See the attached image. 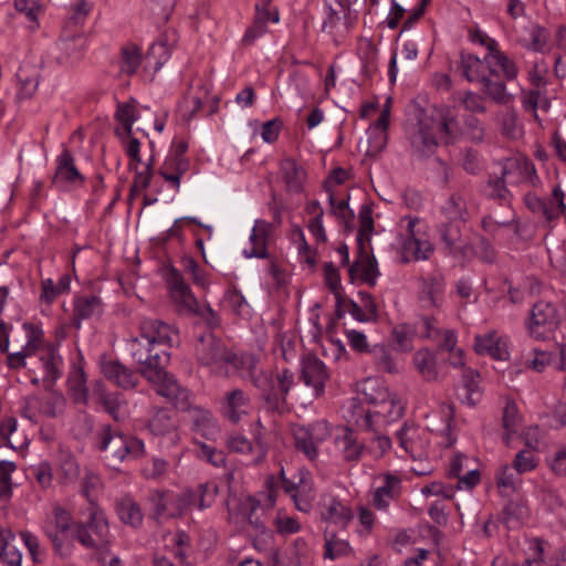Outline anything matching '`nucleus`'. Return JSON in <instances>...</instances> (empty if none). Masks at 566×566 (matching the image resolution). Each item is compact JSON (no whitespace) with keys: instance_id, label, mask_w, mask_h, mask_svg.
<instances>
[{"instance_id":"obj_12","label":"nucleus","mask_w":566,"mask_h":566,"mask_svg":"<svg viewBox=\"0 0 566 566\" xmlns=\"http://www.w3.org/2000/svg\"><path fill=\"white\" fill-rule=\"evenodd\" d=\"M558 324L559 315L552 303L539 301L531 308L527 329L536 339L545 338L547 333L557 328Z\"/></svg>"},{"instance_id":"obj_62","label":"nucleus","mask_w":566,"mask_h":566,"mask_svg":"<svg viewBox=\"0 0 566 566\" xmlns=\"http://www.w3.org/2000/svg\"><path fill=\"white\" fill-rule=\"evenodd\" d=\"M200 453L199 457L205 459L207 462L217 468L226 465L227 458L223 451L218 450L205 442L199 443Z\"/></svg>"},{"instance_id":"obj_34","label":"nucleus","mask_w":566,"mask_h":566,"mask_svg":"<svg viewBox=\"0 0 566 566\" xmlns=\"http://www.w3.org/2000/svg\"><path fill=\"white\" fill-rule=\"evenodd\" d=\"M143 61L140 48L135 43H126L119 51V71L128 76L134 75Z\"/></svg>"},{"instance_id":"obj_19","label":"nucleus","mask_w":566,"mask_h":566,"mask_svg":"<svg viewBox=\"0 0 566 566\" xmlns=\"http://www.w3.org/2000/svg\"><path fill=\"white\" fill-rule=\"evenodd\" d=\"M23 328L27 333V344L20 352L7 356V365L11 369L25 367L27 357L34 355L42 345L43 332L40 327L31 323H24Z\"/></svg>"},{"instance_id":"obj_50","label":"nucleus","mask_w":566,"mask_h":566,"mask_svg":"<svg viewBox=\"0 0 566 566\" xmlns=\"http://www.w3.org/2000/svg\"><path fill=\"white\" fill-rule=\"evenodd\" d=\"M480 374L472 368H464L462 373L463 389L465 390V400L470 406H474L481 398L479 387Z\"/></svg>"},{"instance_id":"obj_49","label":"nucleus","mask_w":566,"mask_h":566,"mask_svg":"<svg viewBox=\"0 0 566 566\" xmlns=\"http://www.w3.org/2000/svg\"><path fill=\"white\" fill-rule=\"evenodd\" d=\"M243 506L245 510H248L247 532L250 534V536L266 535L268 532L264 522L259 516L255 515V512L260 506V502L250 496L248 497Z\"/></svg>"},{"instance_id":"obj_57","label":"nucleus","mask_w":566,"mask_h":566,"mask_svg":"<svg viewBox=\"0 0 566 566\" xmlns=\"http://www.w3.org/2000/svg\"><path fill=\"white\" fill-rule=\"evenodd\" d=\"M443 213L450 221L464 222V216L467 214L464 200L460 196H451L443 207Z\"/></svg>"},{"instance_id":"obj_59","label":"nucleus","mask_w":566,"mask_h":566,"mask_svg":"<svg viewBox=\"0 0 566 566\" xmlns=\"http://www.w3.org/2000/svg\"><path fill=\"white\" fill-rule=\"evenodd\" d=\"M189 547V536L180 531L174 537V547L171 549L172 556L178 559V566H189L186 560L188 557L187 548Z\"/></svg>"},{"instance_id":"obj_48","label":"nucleus","mask_w":566,"mask_h":566,"mask_svg":"<svg viewBox=\"0 0 566 566\" xmlns=\"http://www.w3.org/2000/svg\"><path fill=\"white\" fill-rule=\"evenodd\" d=\"M17 77L20 84L18 97H32L39 86V73L27 67H20L17 72Z\"/></svg>"},{"instance_id":"obj_17","label":"nucleus","mask_w":566,"mask_h":566,"mask_svg":"<svg viewBox=\"0 0 566 566\" xmlns=\"http://www.w3.org/2000/svg\"><path fill=\"white\" fill-rule=\"evenodd\" d=\"M300 379L314 390L316 398L325 392V384L329 379L326 365L314 355H306L302 359Z\"/></svg>"},{"instance_id":"obj_15","label":"nucleus","mask_w":566,"mask_h":566,"mask_svg":"<svg viewBox=\"0 0 566 566\" xmlns=\"http://www.w3.org/2000/svg\"><path fill=\"white\" fill-rule=\"evenodd\" d=\"M195 350L198 361L205 366L227 363L231 353L212 332H207L198 337Z\"/></svg>"},{"instance_id":"obj_20","label":"nucleus","mask_w":566,"mask_h":566,"mask_svg":"<svg viewBox=\"0 0 566 566\" xmlns=\"http://www.w3.org/2000/svg\"><path fill=\"white\" fill-rule=\"evenodd\" d=\"M101 371L104 377L125 390L134 389L138 385V376L117 359H102Z\"/></svg>"},{"instance_id":"obj_64","label":"nucleus","mask_w":566,"mask_h":566,"mask_svg":"<svg viewBox=\"0 0 566 566\" xmlns=\"http://www.w3.org/2000/svg\"><path fill=\"white\" fill-rule=\"evenodd\" d=\"M12 542L13 541H9L0 549V562H2L4 564V566H21L22 554L12 544Z\"/></svg>"},{"instance_id":"obj_8","label":"nucleus","mask_w":566,"mask_h":566,"mask_svg":"<svg viewBox=\"0 0 566 566\" xmlns=\"http://www.w3.org/2000/svg\"><path fill=\"white\" fill-rule=\"evenodd\" d=\"M457 114L449 105L433 106L427 122V149L432 145L448 146L453 142Z\"/></svg>"},{"instance_id":"obj_42","label":"nucleus","mask_w":566,"mask_h":566,"mask_svg":"<svg viewBox=\"0 0 566 566\" xmlns=\"http://www.w3.org/2000/svg\"><path fill=\"white\" fill-rule=\"evenodd\" d=\"M96 395L98 403L103 406L104 410L112 416L116 422L124 420V415L120 411L124 401L120 400L118 392H109L98 386Z\"/></svg>"},{"instance_id":"obj_3","label":"nucleus","mask_w":566,"mask_h":566,"mask_svg":"<svg viewBox=\"0 0 566 566\" xmlns=\"http://www.w3.org/2000/svg\"><path fill=\"white\" fill-rule=\"evenodd\" d=\"M170 297L180 315L199 316L209 328L219 326L220 318L209 304L199 305L180 272L171 268L167 274Z\"/></svg>"},{"instance_id":"obj_18","label":"nucleus","mask_w":566,"mask_h":566,"mask_svg":"<svg viewBox=\"0 0 566 566\" xmlns=\"http://www.w3.org/2000/svg\"><path fill=\"white\" fill-rule=\"evenodd\" d=\"M463 226L464 222L450 221L439 227V233L446 248L454 258L469 261L473 256V248L462 239L461 229Z\"/></svg>"},{"instance_id":"obj_55","label":"nucleus","mask_w":566,"mask_h":566,"mask_svg":"<svg viewBox=\"0 0 566 566\" xmlns=\"http://www.w3.org/2000/svg\"><path fill=\"white\" fill-rule=\"evenodd\" d=\"M328 202L331 206L332 214L343 221L346 230H348V231L352 230L353 221H354V212L348 207V200H340V201L336 202L334 195L331 193L328 197Z\"/></svg>"},{"instance_id":"obj_22","label":"nucleus","mask_w":566,"mask_h":566,"mask_svg":"<svg viewBox=\"0 0 566 566\" xmlns=\"http://www.w3.org/2000/svg\"><path fill=\"white\" fill-rule=\"evenodd\" d=\"M348 274L352 281L358 275L359 279L369 286L376 285V280L379 275L377 261L375 256L366 250V247L357 248V256L349 266Z\"/></svg>"},{"instance_id":"obj_35","label":"nucleus","mask_w":566,"mask_h":566,"mask_svg":"<svg viewBox=\"0 0 566 566\" xmlns=\"http://www.w3.org/2000/svg\"><path fill=\"white\" fill-rule=\"evenodd\" d=\"M227 364H231L241 374L248 377L254 385V379L259 375H263L265 371L259 367V359L252 354H242L240 356L230 353Z\"/></svg>"},{"instance_id":"obj_32","label":"nucleus","mask_w":566,"mask_h":566,"mask_svg":"<svg viewBox=\"0 0 566 566\" xmlns=\"http://www.w3.org/2000/svg\"><path fill=\"white\" fill-rule=\"evenodd\" d=\"M286 190L298 193L303 190L305 171L301 169L292 158H285L280 164Z\"/></svg>"},{"instance_id":"obj_36","label":"nucleus","mask_w":566,"mask_h":566,"mask_svg":"<svg viewBox=\"0 0 566 566\" xmlns=\"http://www.w3.org/2000/svg\"><path fill=\"white\" fill-rule=\"evenodd\" d=\"M525 205L534 214L543 217L547 227L553 229L552 223L558 219V213L555 210V203H552V197L546 200L536 195L527 193L525 196Z\"/></svg>"},{"instance_id":"obj_56","label":"nucleus","mask_w":566,"mask_h":566,"mask_svg":"<svg viewBox=\"0 0 566 566\" xmlns=\"http://www.w3.org/2000/svg\"><path fill=\"white\" fill-rule=\"evenodd\" d=\"M363 396L368 403L374 405L376 408L380 402H384V399L390 397V391L387 387L376 381H369L364 386Z\"/></svg>"},{"instance_id":"obj_26","label":"nucleus","mask_w":566,"mask_h":566,"mask_svg":"<svg viewBox=\"0 0 566 566\" xmlns=\"http://www.w3.org/2000/svg\"><path fill=\"white\" fill-rule=\"evenodd\" d=\"M147 428L155 436H170L171 441L177 438V421L172 412L167 408H155L151 418L148 420Z\"/></svg>"},{"instance_id":"obj_27","label":"nucleus","mask_w":566,"mask_h":566,"mask_svg":"<svg viewBox=\"0 0 566 566\" xmlns=\"http://www.w3.org/2000/svg\"><path fill=\"white\" fill-rule=\"evenodd\" d=\"M271 224L266 221L258 220L250 235L251 249L244 250L247 258L266 259L268 254V237L270 234Z\"/></svg>"},{"instance_id":"obj_4","label":"nucleus","mask_w":566,"mask_h":566,"mask_svg":"<svg viewBox=\"0 0 566 566\" xmlns=\"http://www.w3.org/2000/svg\"><path fill=\"white\" fill-rule=\"evenodd\" d=\"M293 385L294 375L287 368L277 373L269 370L254 379V387L259 390L260 398L271 411H282L285 408L286 397Z\"/></svg>"},{"instance_id":"obj_45","label":"nucleus","mask_w":566,"mask_h":566,"mask_svg":"<svg viewBox=\"0 0 566 566\" xmlns=\"http://www.w3.org/2000/svg\"><path fill=\"white\" fill-rule=\"evenodd\" d=\"M325 537V554L326 558L335 559L340 556H346L352 552L349 543L339 538L334 532L328 528L324 532Z\"/></svg>"},{"instance_id":"obj_14","label":"nucleus","mask_w":566,"mask_h":566,"mask_svg":"<svg viewBox=\"0 0 566 566\" xmlns=\"http://www.w3.org/2000/svg\"><path fill=\"white\" fill-rule=\"evenodd\" d=\"M74 524L71 513L61 505H54L50 515L46 516L42 530L51 541L55 553L62 555L63 541L61 535L72 532L74 537Z\"/></svg>"},{"instance_id":"obj_21","label":"nucleus","mask_w":566,"mask_h":566,"mask_svg":"<svg viewBox=\"0 0 566 566\" xmlns=\"http://www.w3.org/2000/svg\"><path fill=\"white\" fill-rule=\"evenodd\" d=\"M84 181L85 178L75 166L72 153L64 148L56 159V169L52 182L62 186H82Z\"/></svg>"},{"instance_id":"obj_61","label":"nucleus","mask_w":566,"mask_h":566,"mask_svg":"<svg viewBox=\"0 0 566 566\" xmlns=\"http://www.w3.org/2000/svg\"><path fill=\"white\" fill-rule=\"evenodd\" d=\"M344 459L346 461H356L359 459L364 446L361 443H357L356 438L352 430L347 429L344 437Z\"/></svg>"},{"instance_id":"obj_30","label":"nucleus","mask_w":566,"mask_h":566,"mask_svg":"<svg viewBox=\"0 0 566 566\" xmlns=\"http://www.w3.org/2000/svg\"><path fill=\"white\" fill-rule=\"evenodd\" d=\"M249 397L241 389H233L226 395V401L222 407L223 416L231 422L237 423L242 413L247 412Z\"/></svg>"},{"instance_id":"obj_16","label":"nucleus","mask_w":566,"mask_h":566,"mask_svg":"<svg viewBox=\"0 0 566 566\" xmlns=\"http://www.w3.org/2000/svg\"><path fill=\"white\" fill-rule=\"evenodd\" d=\"M91 10L92 4L86 0H77L72 6L71 15L67 19L61 35L67 51H70V42L72 41L77 42L78 48H82L85 44L86 40L81 32V28L84 25Z\"/></svg>"},{"instance_id":"obj_23","label":"nucleus","mask_w":566,"mask_h":566,"mask_svg":"<svg viewBox=\"0 0 566 566\" xmlns=\"http://www.w3.org/2000/svg\"><path fill=\"white\" fill-rule=\"evenodd\" d=\"M474 350L479 355H490L495 360H506L509 350L506 340L497 336L495 331H491L484 335H475Z\"/></svg>"},{"instance_id":"obj_63","label":"nucleus","mask_w":566,"mask_h":566,"mask_svg":"<svg viewBox=\"0 0 566 566\" xmlns=\"http://www.w3.org/2000/svg\"><path fill=\"white\" fill-rule=\"evenodd\" d=\"M43 401L34 395L24 398V405L21 409V416L36 422L38 416L42 415Z\"/></svg>"},{"instance_id":"obj_11","label":"nucleus","mask_w":566,"mask_h":566,"mask_svg":"<svg viewBox=\"0 0 566 566\" xmlns=\"http://www.w3.org/2000/svg\"><path fill=\"white\" fill-rule=\"evenodd\" d=\"M405 411L401 400L396 394L390 392V397L384 399L373 411H367L360 419H357V426L361 430H376L378 427H386L387 424L399 420Z\"/></svg>"},{"instance_id":"obj_10","label":"nucleus","mask_w":566,"mask_h":566,"mask_svg":"<svg viewBox=\"0 0 566 566\" xmlns=\"http://www.w3.org/2000/svg\"><path fill=\"white\" fill-rule=\"evenodd\" d=\"M424 98L418 96L406 106L403 130L413 153L421 159L424 156Z\"/></svg>"},{"instance_id":"obj_51","label":"nucleus","mask_w":566,"mask_h":566,"mask_svg":"<svg viewBox=\"0 0 566 566\" xmlns=\"http://www.w3.org/2000/svg\"><path fill=\"white\" fill-rule=\"evenodd\" d=\"M374 231L373 210L369 206L364 205L359 210V229L357 235V248L366 247L370 243V237Z\"/></svg>"},{"instance_id":"obj_25","label":"nucleus","mask_w":566,"mask_h":566,"mask_svg":"<svg viewBox=\"0 0 566 566\" xmlns=\"http://www.w3.org/2000/svg\"><path fill=\"white\" fill-rule=\"evenodd\" d=\"M403 220L407 221V228L406 233L402 235L401 260L405 263L418 261L421 252V240L417 237L415 228L420 222V219L407 216Z\"/></svg>"},{"instance_id":"obj_28","label":"nucleus","mask_w":566,"mask_h":566,"mask_svg":"<svg viewBox=\"0 0 566 566\" xmlns=\"http://www.w3.org/2000/svg\"><path fill=\"white\" fill-rule=\"evenodd\" d=\"M115 506L116 513L124 524L134 528L142 526L144 521L142 507L130 495L117 499Z\"/></svg>"},{"instance_id":"obj_53","label":"nucleus","mask_w":566,"mask_h":566,"mask_svg":"<svg viewBox=\"0 0 566 566\" xmlns=\"http://www.w3.org/2000/svg\"><path fill=\"white\" fill-rule=\"evenodd\" d=\"M520 421L521 417L515 401L512 399L507 400L502 416V426L506 431L504 436L506 444H509L511 434L516 432Z\"/></svg>"},{"instance_id":"obj_33","label":"nucleus","mask_w":566,"mask_h":566,"mask_svg":"<svg viewBox=\"0 0 566 566\" xmlns=\"http://www.w3.org/2000/svg\"><path fill=\"white\" fill-rule=\"evenodd\" d=\"M399 493L400 479L388 473L385 475V484L376 489L373 503L378 510H385Z\"/></svg>"},{"instance_id":"obj_13","label":"nucleus","mask_w":566,"mask_h":566,"mask_svg":"<svg viewBox=\"0 0 566 566\" xmlns=\"http://www.w3.org/2000/svg\"><path fill=\"white\" fill-rule=\"evenodd\" d=\"M517 169V165L514 161L506 159L505 163L501 165L499 172L489 175L483 189L484 195L489 199L496 200L500 203H510L512 192L507 188V185L515 182L513 176Z\"/></svg>"},{"instance_id":"obj_7","label":"nucleus","mask_w":566,"mask_h":566,"mask_svg":"<svg viewBox=\"0 0 566 566\" xmlns=\"http://www.w3.org/2000/svg\"><path fill=\"white\" fill-rule=\"evenodd\" d=\"M74 538L85 548H107L111 542L109 526L104 512L92 506L87 522L74 524Z\"/></svg>"},{"instance_id":"obj_37","label":"nucleus","mask_w":566,"mask_h":566,"mask_svg":"<svg viewBox=\"0 0 566 566\" xmlns=\"http://www.w3.org/2000/svg\"><path fill=\"white\" fill-rule=\"evenodd\" d=\"M528 517V507L524 501H510L502 511V522L509 530L520 527Z\"/></svg>"},{"instance_id":"obj_5","label":"nucleus","mask_w":566,"mask_h":566,"mask_svg":"<svg viewBox=\"0 0 566 566\" xmlns=\"http://www.w3.org/2000/svg\"><path fill=\"white\" fill-rule=\"evenodd\" d=\"M168 365H161L154 371H146L145 378L155 392L165 398L179 411L190 410L191 394L175 375L167 371Z\"/></svg>"},{"instance_id":"obj_40","label":"nucleus","mask_w":566,"mask_h":566,"mask_svg":"<svg viewBox=\"0 0 566 566\" xmlns=\"http://www.w3.org/2000/svg\"><path fill=\"white\" fill-rule=\"evenodd\" d=\"M488 70L492 75L497 76V72L494 66H500L504 73L506 80H514L517 75V70L513 61H511L503 52L495 49V51L489 53L484 59Z\"/></svg>"},{"instance_id":"obj_60","label":"nucleus","mask_w":566,"mask_h":566,"mask_svg":"<svg viewBox=\"0 0 566 566\" xmlns=\"http://www.w3.org/2000/svg\"><path fill=\"white\" fill-rule=\"evenodd\" d=\"M427 295L431 302V304L436 307H439L442 304L443 301V293H444V277L441 274L433 275L430 281L429 285L427 286Z\"/></svg>"},{"instance_id":"obj_58","label":"nucleus","mask_w":566,"mask_h":566,"mask_svg":"<svg viewBox=\"0 0 566 566\" xmlns=\"http://www.w3.org/2000/svg\"><path fill=\"white\" fill-rule=\"evenodd\" d=\"M86 376L83 369H78L73 377L69 379L72 397L76 402L86 403L87 390L85 387Z\"/></svg>"},{"instance_id":"obj_2","label":"nucleus","mask_w":566,"mask_h":566,"mask_svg":"<svg viewBox=\"0 0 566 566\" xmlns=\"http://www.w3.org/2000/svg\"><path fill=\"white\" fill-rule=\"evenodd\" d=\"M92 443L111 467H115L128 458L139 459L145 454V444L140 439L125 434L109 423L98 426Z\"/></svg>"},{"instance_id":"obj_52","label":"nucleus","mask_w":566,"mask_h":566,"mask_svg":"<svg viewBox=\"0 0 566 566\" xmlns=\"http://www.w3.org/2000/svg\"><path fill=\"white\" fill-rule=\"evenodd\" d=\"M461 67L469 82H480L485 75L484 63L476 55L461 53Z\"/></svg>"},{"instance_id":"obj_43","label":"nucleus","mask_w":566,"mask_h":566,"mask_svg":"<svg viewBox=\"0 0 566 566\" xmlns=\"http://www.w3.org/2000/svg\"><path fill=\"white\" fill-rule=\"evenodd\" d=\"M480 83L483 84L484 93L494 102L499 104L509 102L510 95L506 94L505 83L500 78L499 75L495 76L489 72V74H485L480 80Z\"/></svg>"},{"instance_id":"obj_44","label":"nucleus","mask_w":566,"mask_h":566,"mask_svg":"<svg viewBox=\"0 0 566 566\" xmlns=\"http://www.w3.org/2000/svg\"><path fill=\"white\" fill-rule=\"evenodd\" d=\"M17 465L12 461H0V509L4 507L12 497V480L11 474L15 471Z\"/></svg>"},{"instance_id":"obj_38","label":"nucleus","mask_w":566,"mask_h":566,"mask_svg":"<svg viewBox=\"0 0 566 566\" xmlns=\"http://www.w3.org/2000/svg\"><path fill=\"white\" fill-rule=\"evenodd\" d=\"M170 501L171 495L169 492L163 490H151L147 496V502L150 505L149 516L157 522L164 516L174 517L175 514L168 512Z\"/></svg>"},{"instance_id":"obj_29","label":"nucleus","mask_w":566,"mask_h":566,"mask_svg":"<svg viewBox=\"0 0 566 566\" xmlns=\"http://www.w3.org/2000/svg\"><path fill=\"white\" fill-rule=\"evenodd\" d=\"M369 354L378 371L388 374L399 373L400 366L397 361L396 350L390 346L376 344L370 348Z\"/></svg>"},{"instance_id":"obj_47","label":"nucleus","mask_w":566,"mask_h":566,"mask_svg":"<svg viewBox=\"0 0 566 566\" xmlns=\"http://www.w3.org/2000/svg\"><path fill=\"white\" fill-rule=\"evenodd\" d=\"M102 312V301L96 295L82 296L75 300L74 315L78 319H87Z\"/></svg>"},{"instance_id":"obj_6","label":"nucleus","mask_w":566,"mask_h":566,"mask_svg":"<svg viewBox=\"0 0 566 566\" xmlns=\"http://www.w3.org/2000/svg\"><path fill=\"white\" fill-rule=\"evenodd\" d=\"M168 365H161L154 371H146L145 378L155 392L165 398L179 411L190 410L191 394L175 375L167 371Z\"/></svg>"},{"instance_id":"obj_39","label":"nucleus","mask_w":566,"mask_h":566,"mask_svg":"<svg viewBox=\"0 0 566 566\" xmlns=\"http://www.w3.org/2000/svg\"><path fill=\"white\" fill-rule=\"evenodd\" d=\"M186 412L189 413L190 421L192 422V429L195 431L207 438L214 432V420L210 411L200 407H192V401H190V410H187Z\"/></svg>"},{"instance_id":"obj_31","label":"nucleus","mask_w":566,"mask_h":566,"mask_svg":"<svg viewBox=\"0 0 566 566\" xmlns=\"http://www.w3.org/2000/svg\"><path fill=\"white\" fill-rule=\"evenodd\" d=\"M325 510L322 512V518L331 524L345 528L348 523L354 518L350 507L343 504L337 499H331L328 504L324 505Z\"/></svg>"},{"instance_id":"obj_1","label":"nucleus","mask_w":566,"mask_h":566,"mask_svg":"<svg viewBox=\"0 0 566 566\" xmlns=\"http://www.w3.org/2000/svg\"><path fill=\"white\" fill-rule=\"evenodd\" d=\"M139 331V337L128 340L127 352L138 365L137 373L145 378L146 371L169 364V348L178 340V329L157 318H144Z\"/></svg>"},{"instance_id":"obj_46","label":"nucleus","mask_w":566,"mask_h":566,"mask_svg":"<svg viewBox=\"0 0 566 566\" xmlns=\"http://www.w3.org/2000/svg\"><path fill=\"white\" fill-rule=\"evenodd\" d=\"M427 339L433 342L437 348L448 352H452L457 344V337L452 331L436 328L429 319H427Z\"/></svg>"},{"instance_id":"obj_9","label":"nucleus","mask_w":566,"mask_h":566,"mask_svg":"<svg viewBox=\"0 0 566 566\" xmlns=\"http://www.w3.org/2000/svg\"><path fill=\"white\" fill-rule=\"evenodd\" d=\"M295 448L302 451L310 460L317 457V444L325 441L329 434L327 421L319 420L307 426L295 423L291 427Z\"/></svg>"},{"instance_id":"obj_41","label":"nucleus","mask_w":566,"mask_h":566,"mask_svg":"<svg viewBox=\"0 0 566 566\" xmlns=\"http://www.w3.org/2000/svg\"><path fill=\"white\" fill-rule=\"evenodd\" d=\"M44 369L43 381L52 385L61 376L60 364L62 361L56 349L49 346L40 356Z\"/></svg>"},{"instance_id":"obj_54","label":"nucleus","mask_w":566,"mask_h":566,"mask_svg":"<svg viewBox=\"0 0 566 566\" xmlns=\"http://www.w3.org/2000/svg\"><path fill=\"white\" fill-rule=\"evenodd\" d=\"M66 400L64 396L55 390H48L43 401L42 415L49 418H55L63 412Z\"/></svg>"},{"instance_id":"obj_24","label":"nucleus","mask_w":566,"mask_h":566,"mask_svg":"<svg viewBox=\"0 0 566 566\" xmlns=\"http://www.w3.org/2000/svg\"><path fill=\"white\" fill-rule=\"evenodd\" d=\"M226 444L230 452L250 454L253 464L263 461L268 453V448L261 440L251 442L240 434L229 436Z\"/></svg>"}]
</instances>
